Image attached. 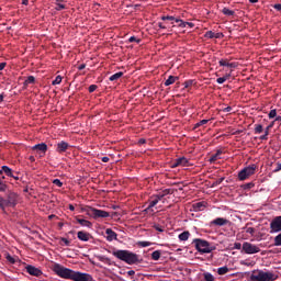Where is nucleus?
Instances as JSON below:
<instances>
[{
    "label": "nucleus",
    "instance_id": "nucleus-1",
    "mask_svg": "<svg viewBox=\"0 0 281 281\" xmlns=\"http://www.w3.org/2000/svg\"><path fill=\"white\" fill-rule=\"evenodd\" d=\"M52 271H54V273L58 276V278H63L64 280L94 281L93 276L86 272L75 271L69 268H65L60 263H54L52 267Z\"/></svg>",
    "mask_w": 281,
    "mask_h": 281
},
{
    "label": "nucleus",
    "instance_id": "nucleus-2",
    "mask_svg": "<svg viewBox=\"0 0 281 281\" xmlns=\"http://www.w3.org/2000/svg\"><path fill=\"white\" fill-rule=\"evenodd\" d=\"M112 256L122 260V262H125L126 265H139L142 262L139 255L131 250H113Z\"/></svg>",
    "mask_w": 281,
    "mask_h": 281
},
{
    "label": "nucleus",
    "instance_id": "nucleus-3",
    "mask_svg": "<svg viewBox=\"0 0 281 281\" xmlns=\"http://www.w3.org/2000/svg\"><path fill=\"white\" fill-rule=\"evenodd\" d=\"M192 245H194L199 254H212V251H216V245L211 244L205 239L195 238L193 239Z\"/></svg>",
    "mask_w": 281,
    "mask_h": 281
},
{
    "label": "nucleus",
    "instance_id": "nucleus-4",
    "mask_svg": "<svg viewBox=\"0 0 281 281\" xmlns=\"http://www.w3.org/2000/svg\"><path fill=\"white\" fill-rule=\"evenodd\" d=\"M278 276L271 271L254 270L250 276V281H276Z\"/></svg>",
    "mask_w": 281,
    "mask_h": 281
},
{
    "label": "nucleus",
    "instance_id": "nucleus-5",
    "mask_svg": "<svg viewBox=\"0 0 281 281\" xmlns=\"http://www.w3.org/2000/svg\"><path fill=\"white\" fill-rule=\"evenodd\" d=\"M86 212H87L88 216H91L95 221H98V218H109V216H111V214L109 212L100 210V209H95L93 206H89L86 210Z\"/></svg>",
    "mask_w": 281,
    "mask_h": 281
},
{
    "label": "nucleus",
    "instance_id": "nucleus-6",
    "mask_svg": "<svg viewBox=\"0 0 281 281\" xmlns=\"http://www.w3.org/2000/svg\"><path fill=\"white\" fill-rule=\"evenodd\" d=\"M256 165H250L248 167H245L244 169H241L238 172V180L239 181H247V179H249V177H251L252 175H256Z\"/></svg>",
    "mask_w": 281,
    "mask_h": 281
},
{
    "label": "nucleus",
    "instance_id": "nucleus-7",
    "mask_svg": "<svg viewBox=\"0 0 281 281\" xmlns=\"http://www.w3.org/2000/svg\"><path fill=\"white\" fill-rule=\"evenodd\" d=\"M243 251L248 254V255H251V254H260V247L251 244V243H248V241H245L243 244V247H241Z\"/></svg>",
    "mask_w": 281,
    "mask_h": 281
},
{
    "label": "nucleus",
    "instance_id": "nucleus-8",
    "mask_svg": "<svg viewBox=\"0 0 281 281\" xmlns=\"http://www.w3.org/2000/svg\"><path fill=\"white\" fill-rule=\"evenodd\" d=\"M270 233L276 234L278 232H281V216H277L271 223H270Z\"/></svg>",
    "mask_w": 281,
    "mask_h": 281
},
{
    "label": "nucleus",
    "instance_id": "nucleus-9",
    "mask_svg": "<svg viewBox=\"0 0 281 281\" xmlns=\"http://www.w3.org/2000/svg\"><path fill=\"white\" fill-rule=\"evenodd\" d=\"M26 273H29L30 276H34L35 278H41L43 274V271L32 265H27L25 267Z\"/></svg>",
    "mask_w": 281,
    "mask_h": 281
},
{
    "label": "nucleus",
    "instance_id": "nucleus-10",
    "mask_svg": "<svg viewBox=\"0 0 281 281\" xmlns=\"http://www.w3.org/2000/svg\"><path fill=\"white\" fill-rule=\"evenodd\" d=\"M16 199H19V195L16 193H9L5 199L7 207H14L16 205Z\"/></svg>",
    "mask_w": 281,
    "mask_h": 281
},
{
    "label": "nucleus",
    "instance_id": "nucleus-11",
    "mask_svg": "<svg viewBox=\"0 0 281 281\" xmlns=\"http://www.w3.org/2000/svg\"><path fill=\"white\" fill-rule=\"evenodd\" d=\"M69 148H71L69 143L65 140H60L59 143H57L56 153H59L60 155H63V153H67Z\"/></svg>",
    "mask_w": 281,
    "mask_h": 281
},
{
    "label": "nucleus",
    "instance_id": "nucleus-12",
    "mask_svg": "<svg viewBox=\"0 0 281 281\" xmlns=\"http://www.w3.org/2000/svg\"><path fill=\"white\" fill-rule=\"evenodd\" d=\"M229 223V220L225 217H217L211 222V225H215V227H223Z\"/></svg>",
    "mask_w": 281,
    "mask_h": 281
},
{
    "label": "nucleus",
    "instance_id": "nucleus-13",
    "mask_svg": "<svg viewBox=\"0 0 281 281\" xmlns=\"http://www.w3.org/2000/svg\"><path fill=\"white\" fill-rule=\"evenodd\" d=\"M189 164H190V160H188V158L186 157L177 158L172 164V168H178V166L186 167V166H189Z\"/></svg>",
    "mask_w": 281,
    "mask_h": 281
},
{
    "label": "nucleus",
    "instance_id": "nucleus-14",
    "mask_svg": "<svg viewBox=\"0 0 281 281\" xmlns=\"http://www.w3.org/2000/svg\"><path fill=\"white\" fill-rule=\"evenodd\" d=\"M77 238L79 240H82L83 243H89V239L91 238V234L85 232V231H79L77 233Z\"/></svg>",
    "mask_w": 281,
    "mask_h": 281
},
{
    "label": "nucleus",
    "instance_id": "nucleus-15",
    "mask_svg": "<svg viewBox=\"0 0 281 281\" xmlns=\"http://www.w3.org/2000/svg\"><path fill=\"white\" fill-rule=\"evenodd\" d=\"M105 234H106V240L109 243H113V240H117V233H115L113 229L108 228L105 231Z\"/></svg>",
    "mask_w": 281,
    "mask_h": 281
},
{
    "label": "nucleus",
    "instance_id": "nucleus-16",
    "mask_svg": "<svg viewBox=\"0 0 281 281\" xmlns=\"http://www.w3.org/2000/svg\"><path fill=\"white\" fill-rule=\"evenodd\" d=\"M194 212H203L205 207H207V202L202 201V202H196L192 205Z\"/></svg>",
    "mask_w": 281,
    "mask_h": 281
},
{
    "label": "nucleus",
    "instance_id": "nucleus-17",
    "mask_svg": "<svg viewBox=\"0 0 281 281\" xmlns=\"http://www.w3.org/2000/svg\"><path fill=\"white\" fill-rule=\"evenodd\" d=\"M75 218H76V222L79 225H81V227H89V228L93 227V224L91 222H89L88 220H85L80 216H76Z\"/></svg>",
    "mask_w": 281,
    "mask_h": 281
},
{
    "label": "nucleus",
    "instance_id": "nucleus-18",
    "mask_svg": "<svg viewBox=\"0 0 281 281\" xmlns=\"http://www.w3.org/2000/svg\"><path fill=\"white\" fill-rule=\"evenodd\" d=\"M175 192H177L176 189H165L162 190V192L156 194L157 199L161 201V199H164V196H168V194H175Z\"/></svg>",
    "mask_w": 281,
    "mask_h": 281
},
{
    "label": "nucleus",
    "instance_id": "nucleus-19",
    "mask_svg": "<svg viewBox=\"0 0 281 281\" xmlns=\"http://www.w3.org/2000/svg\"><path fill=\"white\" fill-rule=\"evenodd\" d=\"M32 150H37V151L43 153L45 155V153H47V144L41 143V144L34 145L32 147Z\"/></svg>",
    "mask_w": 281,
    "mask_h": 281
},
{
    "label": "nucleus",
    "instance_id": "nucleus-20",
    "mask_svg": "<svg viewBox=\"0 0 281 281\" xmlns=\"http://www.w3.org/2000/svg\"><path fill=\"white\" fill-rule=\"evenodd\" d=\"M223 155V150L218 149L215 154H213L209 161L210 164H214L215 161H218V159H221V156Z\"/></svg>",
    "mask_w": 281,
    "mask_h": 281
},
{
    "label": "nucleus",
    "instance_id": "nucleus-21",
    "mask_svg": "<svg viewBox=\"0 0 281 281\" xmlns=\"http://www.w3.org/2000/svg\"><path fill=\"white\" fill-rule=\"evenodd\" d=\"M220 67H229L231 69H235L236 63H229L227 59H221Z\"/></svg>",
    "mask_w": 281,
    "mask_h": 281
},
{
    "label": "nucleus",
    "instance_id": "nucleus-22",
    "mask_svg": "<svg viewBox=\"0 0 281 281\" xmlns=\"http://www.w3.org/2000/svg\"><path fill=\"white\" fill-rule=\"evenodd\" d=\"M153 200L149 202V205L147 206V209H145V212H148L149 210H153V207H155V205H157V203H159V199H157V195H154L151 198Z\"/></svg>",
    "mask_w": 281,
    "mask_h": 281
},
{
    "label": "nucleus",
    "instance_id": "nucleus-23",
    "mask_svg": "<svg viewBox=\"0 0 281 281\" xmlns=\"http://www.w3.org/2000/svg\"><path fill=\"white\" fill-rule=\"evenodd\" d=\"M179 80V77L169 76L168 79L165 81V87H170V85H175Z\"/></svg>",
    "mask_w": 281,
    "mask_h": 281
},
{
    "label": "nucleus",
    "instance_id": "nucleus-24",
    "mask_svg": "<svg viewBox=\"0 0 281 281\" xmlns=\"http://www.w3.org/2000/svg\"><path fill=\"white\" fill-rule=\"evenodd\" d=\"M190 236H191L190 231H184V232H182V233L178 236V238H179V240H181V241H186V240H188V239L190 238Z\"/></svg>",
    "mask_w": 281,
    "mask_h": 281
},
{
    "label": "nucleus",
    "instance_id": "nucleus-25",
    "mask_svg": "<svg viewBox=\"0 0 281 281\" xmlns=\"http://www.w3.org/2000/svg\"><path fill=\"white\" fill-rule=\"evenodd\" d=\"M122 76H124V72L119 71V72L112 75V76L109 78V81H110V82H115V81L120 80V78H122Z\"/></svg>",
    "mask_w": 281,
    "mask_h": 281
},
{
    "label": "nucleus",
    "instance_id": "nucleus-26",
    "mask_svg": "<svg viewBox=\"0 0 281 281\" xmlns=\"http://www.w3.org/2000/svg\"><path fill=\"white\" fill-rule=\"evenodd\" d=\"M218 276H225L226 273H229V268L227 266L221 267L217 269Z\"/></svg>",
    "mask_w": 281,
    "mask_h": 281
},
{
    "label": "nucleus",
    "instance_id": "nucleus-27",
    "mask_svg": "<svg viewBox=\"0 0 281 281\" xmlns=\"http://www.w3.org/2000/svg\"><path fill=\"white\" fill-rule=\"evenodd\" d=\"M203 280H201V281H215V279H214V276L212 274V273H210V272H204L203 273Z\"/></svg>",
    "mask_w": 281,
    "mask_h": 281
},
{
    "label": "nucleus",
    "instance_id": "nucleus-28",
    "mask_svg": "<svg viewBox=\"0 0 281 281\" xmlns=\"http://www.w3.org/2000/svg\"><path fill=\"white\" fill-rule=\"evenodd\" d=\"M2 170H3L4 175H7V177H14V175H12V170L10 169V167L2 166Z\"/></svg>",
    "mask_w": 281,
    "mask_h": 281
},
{
    "label": "nucleus",
    "instance_id": "nucleus-29",
    "mask_svg": "<svg viewBox=\"0 0 281 281\" xmlns=\"http://www.w3.org/2000/svg\"><path fill=\"white\" fill-rule=\"evenodd\" d=\"M222 14H225V16H234L235 12L229 10L228 8L222 9Z\"/></svg>",
    "mask_w": 281,
    "mask_h": 281
},
{
    "label": "nucleus",
    "instance_id": "nucleus-30",
    "mask_svg": "<svg viewBox=\"0 0 281 281\" xmlns=\"http://www.w3.org/2000/svg\"><path fill=\"white\" fill-rule=\"evenodd\" d=\"M5 207H8L5 199H3V196L0 195V210H2V212H5Z\"/></svg>",
    "mask_w": 281,
    "mask_h": 281
},
{
    "label": "nucleus",
    "instance_id": "nucleus-31",
    "mask_svg": "<svg viewBox=\"0 0 281 281\" xmlns=\"http://www.w3.org/2000/svg\"><path fill=\"white\" fill-rule=\"evenodd\" d=\"M159 258H161V250H155V251L151 254V259H153V260H159Z\"/></svg>",
    "mask_w": 281,
    "mask_h": 281
},
{
    "label": "nucleus",
    "instance_id": "nucleus-32",
    "mask_svg": "<svg viewBox=\"0 0 281 281\" xmlns=\"http://www.w3.org/2000/svg\"><path fill=\"white\" fill-rule=\"evenodd\" d=\"M226 80H229V75L217 78L216 82H217V85H223Z\"/></svg>",
    "mask_w": 281,
    "mask_h": 281
},
{
    "label": "nucleus",
    "instance_id": "nucleus-33",
    "mask_svg": "<svg viewBox=\"0 0 281 281\" xmlns=\"http://www.w3.org/2000/svg\"><path fill=\"white\" fill-rule=\"evenodd\" d=\"M34 82H36V78H34V76H29L24 81V85H34Z\"/></svg>",
    "mask_w": 281,
    "mask_h": 281
},
{
    "label": "nucleus",
    "instance_id": "nucleus-34",
    "mask_svg": "<svg viewBox=\"0 0 281 281\" xmlns=\"http://www.w3.org/2000/svg\"><path fill=\"white\" fill-rule=\"evenodd\" d=\"M274 247H281V233L274 237Z\"/></svg>",
    "mask_w": 281,
    "mask_h": 281
},
{
    "label": "nucleus",
    "instance_id": "nucleus-35",
    "mask_svg": "<svg viewBox=\"0 0 281 281\" xmlns=\"http://www.w3.org/2000/svg\"><path fill=\"white\" fill-rule=\"evenodd\" d=\"M60 0H57L56 2V7L55 10H57V12H60V10H65V8H67L65 4L59 3Z\"/></svg>",
    "mask_w": 281,
    "mask_h": 281
},
{
    "label": "nucleus",
    "instance_id": "nucleus-36",
    "mask_svg": "<svg viewBox=\"0 0 281 281\" xmlns=\"http://www.w3.org/2000/svg\"><path fill=\"white\" fill-rule=\"evenodd\" d=\"M3 179H5V177L0 178V192H5L8 186H5V183H3Z\"/></svg>",
    "mask_w": 281,
    "mask_h": 281
},
{
    "label": "nucleus",
    "instance_id": "nucleus-37",
    "mask_svg": "<svg viewBox=\"0 0 281 281\" xmlns=\"http://www.w3.org/2000/svg\"><path fill=\"white\" fill-rule=\"evenodd\" d=\"M254 186H256L254 182H248L241 186L243 190H251V188H254Z\"/></svg>",
    "mask_w": 281,
    "mask_h": 281
},
{
    "label": "nucleus",
    "instance_id": "nucleus-38",
    "mask_svg": "<svg viewBox=\"0 0 281 281\" xmlns=\"http://www.w3.org/2000/svg\"><path fill=\"white\" fill-rule=\"evenodd\" d=\"M262 131H263L262 125H260V124H256V125H255V133H256L257 135H260V133H262Z\"/></svg>",
    "mask_w": 281,
    "mask_h": 281
},
{
    "label": "nucleus",
    "instance_id": "nucleus-39",
    "mask_svg": "<svg viewBox=\"0 0 281 281\" xmlns=\"http://www.w3.org/2000/svg\"><path fill=\"white\" fill-rule=\"evenodd\" d=\"M60 82H63V77L61 76H57L55 78V80H53L52 85L56 86V85H60Z\"/></svg>",
    "mask_w": 281,
    "mask_h": 281
},
{
    "label": "nucleus",
    "instance_id": "nucleus-40",
    "mask_svg": "<svg viewBox=\"0 0 281 281\" xmlns=\"http://www.w3.org/2000/svg\"><path fill=\"white\" fill-rule=\"evenodd\" d=\"M207 122H210V120H202L194 125V128H199L200 126L207 124Z\"/></svg>",
    "mask_w": 281,
    "mask_h": 281
},
{
    "label": "nucleus",
    "instance_id": "nucleus-41",
    "mask_svg": "<svg viewBox=\"0 0 281 281\" xmlns=\"http://www.w3.org/2000/svg\"><path fill=\"white\" fill-rule=\"evenodd\" d=\"M204 36H205V38H215L216 33H214L212 31H207Z\"/></svg>",
    "mask_w": 281,
    "mask_h": 281
},
{
    "label": "nucleus",
    "instance_id": "nucleus-42",
    "mask_svg": "<svg viewBox=\"0 0 281 281\" xmlns=\"http://www.w3.org/2000/svg\"><path fill=\"white\" fill-rule=\"evenodd\" d=\"M246 234H250V236H254L256 234V228L254 227H246Z\"/></svg>",
    "mask_w": 281,
    "mask_h": 281
},
{
    "label": "nucleus",
    "instance_id": "nucleus-43",
    "mask_svg": "<svg viewBox=\"0 0 281 281\" xmlns=\"http://www.w3.org/2000/svg\"><path fill=\"white\" fill-rule=\"evenodd\" d=\"M153 245L150 241H138V247H150Z\"/></svg>",
    "mask_w": 281,
    "mask_h": 281
},
{
    "label": "nucleus",
    "instance_id": "nucleus-44",
    "mask_svg": "<svg viewBox=\"0 0 281 281\" xmlns=\"http://www.w3.org/2000/svg\"><path fill=\"white\" fill-rule=\"evenodd\" d=\"M276 121H272L265 130L266 135H269V131L274 126Z\"/></svg>",
    "mask_w": 281,
    "mask_h": 281
},
{
    "label": "nucleus",
    "instance_id": "nucleus-45",
    "mask_svg": "<svg viewBox=\"0 0 281 281\" xmlns=\"http://www.w3.org/2000/svg\"><path fill=\"white\" fill-rule=\"evenodd\" d=\"M192 85H194V80H187L183 83L184 89H188V88L192 87Z\"/></svg>",
    "mask_w": 281,
    "mask_h": 281
},
{
    "label": "nucleus",
    "instance_id": "nucleus-46",
    "mask_svg": "<svg viewBox=\"0 0 281 281\" xmlns=\"http://www.w3.org/2000/svg\"><path fill=\"white\" fill-rule=\"evenodd\" d=\"M60 241L64 243L65 247H69L71 245V241L65 237H61Z\"/></svg>",
    "mask_w": 281,
    "mask_h": 281
},
{
    "label": "nucleus",
    "instance_id": "nucleus-47",
    "mask_svg": "<svg viewBox=\"0 0 281 281\" xmlns=\"http://www.w3.org/2000/svg\"><path fill=\"white\" fill-rule=\"evenodd\" d=\"M278 115V112L276 110H271L268 114L269 119L270 120H273V117H277Z\"/></svg>",
    "mask_w": 281,
    "mask_h": 281
},
{
    "label": "nucleus",
    "instance_id": "nucleus-48",
    "mask_svg": "<svg viewBox=\"0 0 281 281\" xmlns=\"http://www.w3.org/2000/svg\"><path fill=\"white\" fill-rule=\"evenodd\" d=\"M161 21H175V16H172V15H162Z\"/></svg>",
    "mask_w": 281,
    "mask_h": 281
},
{
    "label": "nucleus",
    "instance_id": "nucleus-49",
    "mask_svg": "<svg viewBox=\"0 0 281 281\" xmlns=\"http://www.w3.org/2000/svg\"><path fill=\"white\" fill-rule=\"evenodd\" d=\"M54 186H57V188H63V181L60 179L53 180Z\"/></svg>",
    "mask_w": 281,
    "mask_h": 281
},
{
    "label": "nucleus",
    "instance_id": "nucleus-50",
    "mask_svg": "<svg viewBox=\"0 0 281 281\" xmlns=\"http://www.w3.org/2000/svg\"><path fill=\"white\" fill-rule=\"evenodd\" d=\"M128 43H142V40H137V37L131 36V37L128 38Z\"/></svg>",
    "mask_w": 281,
    "mask_h": 281
},
{
    "label": "nucleus",
    "instance_id": "nucleus-51",
    "mask_svg": "<svg viewBox=\"0 0 281 281\" xmlns=\"http://www.w3.org/2000/svg\"><path fill=\"white\" fill-rule=\"evenodd\" d=\"M7 260H8V262H10L11 265H14V263L16 262V259H14V257H12V256H10V255L7 256Z\"/></svg>",
    "mask_w": 281,
    "mask_h": 281
},
{
    "label": "nucleus",
    "instance_id": "nucleus-52",
    "mask_svg": "<svg viewBox=\"0 0 281 281\" xmlns=\"http://www.w3.org/2000/svg\"><path fill=\"white\" fill-rule=\"evenodd\" d=\"M223 181H225V178H220V179H217L215 182H213V188H214L215 186H221V183H223Z\"/></svg>",
    "mask_w": 281,
    "mask_h": 281
},
{
    "label": "nucleus",
    "instance_id": "nucleus-53",
    "mask_svg": "<svg viewBox=\"0 0 281 281\" xmlns=\"http://www.w3.org/2000/svg\"><path fill=\"white\" fill-rule=\"evenodd\" d=\"M97 89H98V86L91 85V86H89L88 91H89V93H93V91H95Z\"/></svg>",
    "mask_w": 281,
    "mask_h": 281
},
{
    "label": "nucleus",
    "instance_id": "nucleus-54",
    "mask_svg": "<svg viewBox=\"0 0 281 281\" xmlns=\"http://www.w3.org/2000/svg\"><path fill=\"white\" fill-rule=\"evenodd\" d=\"M154 229H156V232H164V227H161L160 225H154Z\"/></svg>",
    "mask_w": 281,
    "mask_h": 281
},
{
    "label": "nucleus",
    "instance_id": "nucleus-55",
    "mask_svg": "<svg viewBox=\"0 0 281 281\" xmlns=\"http://www.w3.org/2000/svg\"><path fill=\"white\" fill-rule=\"evenodd\" d=\"M234 249H238V250L243 249V244H240V243H235V244H234Z\"/></svg>",
    "mask_w": 281,
    "mask_h": 281
},
{
    "label": "nucleus",
    "instance_id": "nucleus-56",
    "mask_svg": "<svg viewBox=\"0 0 281 281\" xmlns=\"http://www.w3.org/2000/svg\"><path fill=\"white\" fill-rule=\"evenodd\" d=\"M222 111H223V113H231V111H233V108L232 106H226Z\"/></svg>",
    "mask_w": 281,
    "mask_h": 281
},
{
    "label": "nucleus",
    "instance_id": "nucleus-57",
    "mask_svg": "<svg viewBox=\"0 0 281 281\" xmlns=\"http://www.w3.org/2000/svg\"><path fill=\"white\" fill-rule=\"evenodd\" d=\"M260 139H261L262 142L269 139V134H267V132H265V135H261V136H260Z\"/></svg>",
    "mask_w": 281,
    "mask_h": 281
},
{
    "label": "nucleus",
    "instance_id": "nucleus-58",
    "mask_svg": "<svg viewBox=\"0 0 281 281\" xmlns=\"http://www.w3.org/2000/svg\"><path fill=\"white\" fill-rule=\"evenodd\" d=\"M274 10L281 12V3L273 4Z\"/></svg>",
    "mask_w": 281,
    "mask_h": 281
},
{
    "label": "nucleus",
    "instance_id": "nucleus-59",
    "mask_svg": "<svg viewBox=\"0 0 281 281\" xmlns=\"http://www.w3.org/2000/svg\"><path fill=\"white\" fill-rule=\"evenodd\" d=\"M101 161H103V164H109V161H111V159L109 157H102Z\"/></svg>",
    "mask_w": 281,
    "mask_h": 281
},
{
    "label": "nucleus",
    "instance_id": "nucleus-60",
    "mask_svg": "<svg viewBox=\"0 0 281 281\" xmlns=\"http://www.w3.org/2000/svg\"><path fill=\"white\" fill-rule=\"evenodd\" d=\"M178 26L186 27V21L181 20L180 22H178Z\"/></svg>",
    "mask_w": 281,
    "mask_h": 281
},
{
    "label": "nucleus",
    "instance_id": "nucleus-61",
    "mask_svg": "<svg viewBox=\"0 0 281 281\" xmlns=\"http://www.w3.org/2000/svg\"><path fill=\"white\" fill-rule=\"evenodd\" d=\"M7 63H0V71H3L5 69Z\"/></svg>",
    "mask_w": 281,
    "mask_h": 281
},
{
    "label": "nucleus",
    "instance_id": "nucleus-62",
    "mask_svg": "<svg viewBox=\"0 0 281 281\" xmlns=\"http://www.w3.org/2000/svg\"><path fill=\"white\" fill-rule=\"evenodd\" d=\"M186 27H194V23H192V22H186Z\"/></svg>",
    "mask_w": 281,
    "mask_h": 281
},
{
    "label": "nucleus",
    "instance_id": "nucleus-63",
    "mask_svg": "<svg viewBox=\"0 0 281 281\" xmlns=\"http://www.w3.org/2000/svg\"><path fill=\"white\" fill-rule=\"evenodd\" d=\"M86 67H87V65L81 64V65L78 67V69H79V71H82V69H85Z\"/></svg>",
    "mask_w": 281,
    "mask_h": 281
},
{
    "label": "nucleus",
    "instance_id": "nucleus-64",
    "mask_svg": "<svg viewBox=\"0 0 281 281\" xmlns=\"http://www.w3.org/2000/svg\"><path fill=\"white\" fill-rule=\"evenodd\" d=\"M127 276H135V270L127 271Z\"/></svg>",
    "mask_w": 281,
    "mask_h": 281
}]
</instances>
